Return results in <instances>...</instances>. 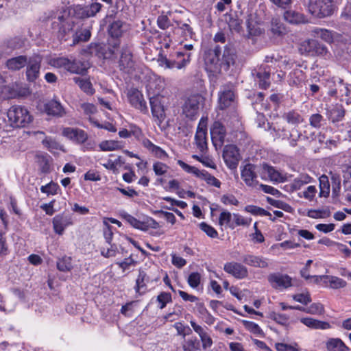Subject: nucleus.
Listing matches in <instances>:
<instances>
[{
  "label": "nucleus",
  "mask_w": 351,
  "mask_h": 351,
  "mask_svg": "<svg viewBox=\"0 0 351 351\" xmlns=\"http://www.w3.org/2000/svg\"><path fill=\"white\" fill-rule=\"evenodd\" d=\"M28 58L26 56H19L10 58L6 62L8 69L17 71L23 68L27 64Z\"/></svg>",
  "instance_id": "31"
},
{
  "label": "nucleus",
  "mask_w": 351,
  "mask_h": 351,
  "mask_svg": "<svg viewBox=\"0 0 351 351\" xmlns=\"http://www.w3.org/2000/svg\"><path fill=\"white\" fill-rule=\"evenodd\" d=\"M245 210L254 215L267 216L270 214L267 210L254 205H248L245 207Z\"/></svg>",
  "instance_id": "48"
},
{
  "label": "nucleus",
  "mask_w": 351,
  "mask_h": 351,
  "mask_svg": "<svg viewBox=\"0 0 351 351\" xmlns=\"http://www.w3.org/2000/svg\"><path fill=\"white\" fill-rule=\"evenodd\" d=\"M101 8V3L93 2L88 5L77 6L75 9V13L79 19H86L95 16L100 11Z\"/></svg>",
  "instance_id": "19"
},
{
  "label": "nucleus",
  "mask_w": 351,
  "mask_h": 351,
  "mask_svg": "<svg viewBox=\"0 0 351 351\" xmlns=\"http://www.w3.org/2000/svg\"><path fill=\"white\" fill-rule=\"evenodd\" d=\"M246 26L247 32L251 36H258L264 33L262 20L258 17L256 12H250L246 19Z\"/></svg>",
  "instance_id": "10"
},
{
  "label": "nucleus",
  "mask_w": 351,
  "mask_h": 351,
  "mask_svg": "<svg viewBox=\"0 0 351 351\" xmlns=\"http://www.w3.org/2000/svg\"><path fill=\"white\" fill-rule=\"evenodd\" d=\"M319 195L321 197H328L330 193V184L328 176L322 175L319 178Z\"/></svg>",
  "instance_id": "41"
},
{
  "label": "nucleus",
  "mask_w": 351,
  "mask_h": 351,
  "mask_svg": "<svg viewBox=\"0 0 351 351\" xmlns=\"http://www.w3.org/2000/svg\"><path fill=\"white\" fill-rule=\"evenodd\" d=\"M59 186L54 182H50L45 186H42L40 191L43 193H46L47 195H55L57 193V191Z\"/></svg>",
  "instance_id": "51"
},
{
  "label": "nucleus",
  "mask_w": 351,
  "mask_h": 351,
  "mask_svg": "<svg viewBox=\"0 0 351 351\" xmlns=\"http://www.w3.org/2000/svg\"><path fill=\"white\" fill-rule=\"evenodd\" d=\"M285 19L291 23H297L300 22L302 16L297 12L287 11L284 14Z\"/></svg>",
  "instance_id": "54"
},
{
  "label": "nucleus",
  "mask_w": 351,
  "mask_h": 351,
  "mask_svg": "<svg viewBox=\"0 0 351 351\" xmlns=\"http://www.w3.org/2000/svg\"><path fill=\"white\" fill-rule=\"evenodd\" d=\"M173 32L175 36H180L184 39L191 38L193 34V29L191 26L181 21H176V26L173 28Z\"/></svg>",
  "instance_id": "30"
},
{
  "label": "nucleus",
  "mask_w": 351,
  "mask_h": 351,
  "mask_svg": "<svg viewBox=\"0 0 351 351\" xmlns=\"http://www.w3.org/2000/svg\"><path fill=\"white\" fill-rule=\"evenodd\" d=\"M157 301L160 304L159 308L162 309L167 303L171 302V295L169 293L162 292L158 295Z\"/></svg>",
  "instance_id": "52"
},
{
  "label": "nucleus",
  "mask_w": 351,
  "mask_h": 351,
  "mask_svg": "<svg viewBox=\"0 0 351 351\" xmlns=\"http://www.w3.org/2000/svg\"><path fill=\"white\" fill-rule=\"evenodd\" d=\"M268 32L272 37H282L287 32V29L279 18L274 17L270 21Z\"/></svg>",
  "instance_id": "26"
},
{
  "label": "nucleus",
  "mask_w": 351,
  "mask_h": 351,
  "mask_svg": "<svg viewBox=\"0 0 351 351\" xmlns=\"http://www.w3.org/2000/svg\"><path fill=\"white\" fill-rule=\"evenodd\" d=\"M164 97L159 95H154L150 98V106L152 114L159 121H162L165 118V108L163 106Z\"/></svg>",
  "instance_id": "23"
},
{
  "label": "nucleus",
  "mask_w": 351,
  "mask_h": 351,
  "mask_svg": "<svg viewBox=\"0 0 351 351\" xmlns=\"http://www.w3.org/2000/svg\"><path fill=\"white\" fill-rule=\"evenodd\" d=\"M110 247H102L101 249V254L106 258L114 257L117 252V247L115 245L109 244Z\"/></svg>",
  "instance_id": "55"
},
{
  "label": "nucleus",
  "mask_w": 351,
  "mask_h": 351,
  "mask_svg": "<svg viewBox=\"0 0 351 351\" xmlns=\"http://www.w3.org/2000/svg\"><path fill=\"white\" fill-rule=\"evenodd\" d=\"M41 62L42 58L38 56L28 58L27 64L25 65V75L28 82H34L39 77Z\"/></svg>",
  "instance_id": "11"
},
{
  "label": "nucleus",
  "mask_w": 351,
  "mask_h": 351,
  "mask_svg": "<svg viewBox=\"0 0 351 351\" xmlns=\"http://www.w3.org/2000/svg\"><path fill=\"white\" fill-rule=\"evenodd\" d=\"M328 351H350V348L339 338H330L326 342Z\"/></svg>",
  "instance_id": "32"
},
{
  "label": "nucleus",
  "mask_w": 351,
  "mask_h": 351,
  "mask_svg": "<svg viewBox=\"0 0 351 351\" xmlns=\"http://www.w3.org/2000/svg\"><path fill=\"white\" fill-rule=\"evenodd\" d=\"M44 110L48 115L62 117L66 114L64 108L60 101L51 99L44 104Z\"/></svg>",
  "instance_id": "24"
},
{
  "label": "nucleus",
  "mask_w": 351,
  "mask_h": 351,
  "mask_svg": "<svg viewBox=\"0 0 351 351\" xmlns=\"http://www.w3.org/2000/svg\"><path fill=\"white\" fill-rule=\"evenodd\" d=\"M242 261L248 266L256 268L265 269L269 266L267 258L252 253L244 254L242 256Z\"/></svg>",
  "instance_id": "20"
},
{
  "label": "nucleus",
  "mask_w": 351,
  "mask_h": 351,
  "mask_svg": "<svg viewBox=\"0 0 351 351\" xmlns=\"http://www.w3.org/2000/svg\"><path fill=\"white\" fill-rule=\"evenodd\" d=\"M317 189L314 186H308L306 189L303 191V197L309 200L312 201L315 196Z\"/></svg>",
  "instance_id": "63"
},
{
  "label": "nucleus",
  "mask_w": 351,
  "mask_h": 351,
  "mask_svg": "<svg viewBox=\"0 0 351 351\" xmlns=\"http://www.w3.org/2000/svg\"><path fill=\"white\" fill-rule=\"evenodd\" d=\"M224 271L237 279H243L248 276L247 268L237 262H228L223 266Z\"/></svg>",
  "instance_id": "16"
},
{
  "label": "nucleus",
  "mask_w": 351,
  "mask_h": 351,
  "mask_svg": "<svg viewBox=\"0 0 351 351\" xmlns=\"http://www.w3.org/2000/svg\"><path fill=\"white\" fill-rule=\"evenodd\" d=\"M211 140L213 145L221 149L226 142V130L223 125L219 121H215L210 129Z\"/></svg>",
  "instance_id": "9"
},
{
  "label": "nucleus",
  "mask_w": 351,
  "mask_h": 351,
  "mask_svg": "<svg viewBox=\"0 0 351 351\" xmlns=\"http://www.w3.org/2000/svg\"><path fill=\"white\" fill-rule=\"evenodd\" d=\"M335 10L332 0H308V10L315 17L325 18L331 16Z\"/></svg>",
  "instance_id": "2"
},
{
  "label": "nucleus",
  "mask_w": 351,
  "mask_h": 351,
  "mask_svg": "<svg viewBox=\"0 0 351 351\" xmlns=\"http://www.w3.org/2000/svg\"><path fill=\"white\" fill-rule=\"evenodd\" d=\"M267 279L275 289H287L291 286V278L287 275L274 273L269 274Z\"/></svg>",
  "instance_id": "21"
},
{
  "label": "nucleus",
  "mask_w": 351,
  "mask_h": 351,
  "mask_svg": "<svg viewBox=\"0 0 351 351\" xmlns=\"http://www.w3.org/2000/svg\"><path fill=\"white\" fill-rule=\"evenodd\" d=\"M261 177L263 180L268 179L273 183H281L287 180L285 174L282 173L273 167L267 164L263 165Z\"/></svg>",
  "instance_id": "14"
},
{
  "label": "nucleus",
  "mask_w": 351,
  "mask_h": 351,
  "mask_svg": "<svg viewBox=\"0 0 351 351\" xmlns=\"http://www.w3.org/2000/svg\"><path fill=\"white\" fill-rule=\"evenodd\" d=\"M223 158L229 169H236L240 160V155L237 147L233 145H226L223 152Z\"/></svg>",
  "instance_id": "12"
},
{
  "label": "nucleus",
  "mask_w": 351,
  "mask_h": 351,
  "mask_svg": "<svg viewBox=\"0 0 351 351\" xmlns=\"http://www.w3.org/2000/svg\"><path fill=\"white\" fill-rule=\"evenodd\" d=\"M43 145L47 147L51 152L55 153L58 150L65 152L62 145H60L57 141L51 137H46L42 141Z\"/></svg>",
  "instance_id": "36"
},
{
  "label": "nucleus",
  "mask_w": 351,
  "mask_h": 351,
  "mask_svg": "<svg viewBox=\"0 0 351 351\" xmlns=\"http://www.w3.org/2000/svg\"><path fill=\"white\" fill-rule=\"evenodd\" d=\"M302 53L309 56H326L328 53L327 48L316 40L308 39L302 42L300 47Z\"/></svg>",
  "instance_id": "8"
},
{
  "label": "nucleus",
  "mask_w": 351,
  "mask_h": 351,
  "mask_svg": "<svg viewBox=\"0 0 351 351\" xmlns=\"http://www.w3.org/2000/svg\"><path fill=\"white\" fill-rule=\"evenodd\" d=\"M136 62L133 59L132 50L128 46L122 47L120 51V58L118 67L125 73H132L136 69Z\"/></svg>",
  "instance_id": "6"
},
{
  "label": "nucleus",
  "mask_w": 351,
  "mask_h": 351,
  "mask_svg": "<svg viewBox=\"0 0 351 351\" xmlns=\"http://www.w3.org/2000/svg\"><path fill=\"white\" fill-rule=\"evenodd\" d=\"M73 267L71 258L69 256H63L57 261V268L61 271H69Z\"/></svg>",
  "instance_id": "42"
},
{
  "label": "nucleus",
  "mask_w": 351,
  "mask_h": 351,
  "mask_svg": "<svg viewBox=\"0 0 351 351\" xmlns=\"http://www.w3.org/2000/svg\"><path fill=\"white\" fill-rule=\"evenodd\" d=\"M74 81L79 86V87L86 94L93 95L95 92L91 82L86 79L80 77H75Z\"/></svg>",
  "instance_id": "37"
},
{
  "label": "nucleus",
  "mask_w": 351,
  "mask_h": 351,
  "mask_svg": "<svg viewBox=\"0 0 351 351\" xmlns=\"http://www.w3.org/2000/svg\"><path fill=\"white\" fill-rule=\"evenodd\" d=\"M7 117L14 127H25L32 121L29 111L21 106H12L7 112Z\"/></svg>",
  "instance_id": "3"
},
{
  "label": "nucleus",
  "mask_w": 351,
  "mask_h": 351,
  "mask_svg": "<svg viewBox=\"0 0 351 351\" xmlns=\"http://www.w3.org/2000/svg\"><path fill=\"white\" fill-rule=\"evenodd\" d=\"M123 22L121 21H114L110 26L109 34L112 37L119 38L120 37L123 32Z\"/></svg>",
  "instance_id": "40"
},
{
  "label": "nucleus",
  "mask_w": 351,
  "mask_h": 351,
  "mask_svg": "<svg viewBox=\"0 0 351 351\" xmlns=\"http://www.w3.org/2000/svg\"><path fill=\"white\" fill-rule=\"evenodd\" d=\"M201 276L197 272L191 273L188 278V283L192 288H197L200 283Z\"/></svg>",
  "instance_id": "56"
},
{
  "label": "nucleus",
  "mask_w": 351,
  "mask_h": 351,
  "mask_svg": "<svg viewBox=\"0 0 351 351\" xmlns=\"http://www.w3.org/2000/svg\"><path fill=\"white\" fill-rule=\"evenodd\" d=\"M221 49L216 47L213 49H209L205 53L204 62L206 69L211 73H218L222 70L221 64Z\"/></svg>",
  "instance_id": "7"
},
{
  "label": "nucleus",
  "mask_w": 351,
  "mask_h": 351,
  "mask_svg": "<svg viewBox=\"0 0 351 351\" xmlns=\"http://www.w3.org/2000/svg\"><path fill=\"white\" fill-rule=\"evenodd\" d=\"M128 97L130 104L135 108L143 112L147 111L146 101L143 98V94L136 88H131L128 90Z\"/></svg>",
  "instance_id": "17"
},
{
  "label": "nucleus",
  "mask_w": 351,
  "mask_h": 351,
  "mask_svg": "<svg viewBox=\"0 0 351 351\" xmlns=\"http://www.w3.org/2000/svg\"><path fill=\"white\" fill-rule=\"evenodd\" d=\"M178 165L186 172L192 173L196 177L201 180L206 182L209 185L219 188L221 186V182L215 177L208 173L205 170H199L195 167L191 166L181 160L177 161Z\"/></svg>",
  "instance_id": "4"
},
{
  "label": "nucleus",
  "mask_w": 351,
  "mask_h": 351,
  "mask_svg": "<svg viewBox=\"0 0 351 351\" xmlns=\"http://www.w3.org/2000/svg\"><path fill=\"white\" fill-rule=\"evenodd\" d=\"M49 64L53 67L62 69L71 73L83 74L88 68L87 63L66 57H56L49 59Z\"/></svg>",
  "instance_id": "1"
},
{
  "label": "nucleus",
  "mask_w": 351,
  "mask_h": 351,
  "mask_svg": "<svg viewBox=\"0 0 351 351\" xmlns=\"http://www.w3.org/2000/svg\"><path fill=\"white\" fill-rule=\"evenodd\" d=\"M234 94L230 89L224 88L219 95V104L220 109H225L234 102Z\"/></svg>",
  "instance_id": "29"
},
{
  "label": "nucleus",
  "mask_w": 351,
  "mask_h": 351,
  "mask_svg": "<svg viewBox=\"0 0 351 351\" xmlns=\"http://www.w3.org/2000/svg\"><path fill=\"white\" fill-rule=\"evenodd\" d=\"M313 32L315 35L317 36L328 43H331L334 41L346 43L347 41V39L342 35H340L337 33H333L331 31L326 29L315 28L313 30Z\"/></svg>",
  "instance_id": "22"
},
{
  "label": "nucleus",
  "mask_w": 351,
  "mask_h": 351,
  "mask_svg": "<svg viewBox=\"0 0 351 351\" xmlns=\"http://www.w3.org/2000/svg\"><path fill=\"white\" fill-rule=\"evenodd\" d=\"M293 299L303 304H307L311 302L310 294L308 292L293 295Z\"/></svg>",
  "instance_id": "58"
},
{
  "label": "nucleus",
  "mask_w": 351,
  "mask_h": 351,
  "mask_svg": "<svg viewBox=\"0 0 351 351\" xmlns=\"http://www.w3.org/2000/svg\"><path fill=\"white\" fill-rule=\"evenodd\" d=\"M153 169L157 176H162L167 171L168 167L164 163L157 162L154 164Z\"/></svg>",
  "instance_id": "60"
},
{
  "label": "nucleus",
  "mask_w": 351,
  "mask_h": 351,
  "mask_svg": "<svg viewBox=\"0 0 351 351\" xmlns=\"http://www.w3.org/2000/svg\"><path fill=\"white\" fill-rule=\"evenodd\" d=\"M251 221V219L245 218L239 214H233V223L234 224V228L239 226H247L250 224Z\"/></svg>",
  "instance_id": "50"
},
{
  "label": "nucleus",
  "mask_w": 351,
  "mask_h": 351,
  "mask_svg": "<svg viewBox=\"0 0 351 351\" xmlns=\"http://www.w3.org/2000/svg\"><path fill=\"white\" fill-rule=\"evenodd\" d=\"M206 125H207V118L202 117L199 122L197 128L196 134L195 136V140L198 149L203 152L207 147V142H206Z\"/></svg>",
  "instance_id": "15"
},
{
  "label": "nucleus",
  "mask_w": 351,
  "mask_h": 351,
  "mask_svg": "<svg viewBox=\"0 0 351 351\" xmlns=\"http://www.w3.org/2000/svg\"><path fill=\"white\" fill-rule=\"evenodd\" d=\"M158 26L162 29H167L170 26V21L166 15H160L157 19Z\"/></svg>",
  "instance_id": "62"
},
{
  "label": "nucleus",
  "mask_w": 351,
  "mask_h": 351,
  "mask_svg": "<svg viewBox=\"0 0 351 351\" xmlns=\"http://www.w3.org/2000/svg\"><path fill=\"white\" fill-rule=\"evenodd\" d=\"M329 119L332 122L339 121L344 116V110L341 106H337L328 112Z\"/></svg>",
  "instance_id": "45"
},
{
  "label": "nucleus",
  "mask_w": 351,
  "mask_h": 351,
  "mask_svg": "<svg viewBox=\"0 0 351 351\" xmlns=\"http://www.w3.org/2000/svg\"><path fill=\"white\" fill-rule=\"evenodd\" d=\"M199 227L202 231L211 238H216L218 236L217 230L204 222H202L199 224Z\"/></svg>",
  "instance_id": "53"
},
{
  "label": "nucleus",
  "mask_w": 351,
  "mask_h": 351,
  "mask_svg": "<svg viewBox=\"0 0 351 351\" xmlns=\"http://www.w3.org/2000/svg\"><path fill=\"white\" fill-rule=\"evenodd\" d=\"M312 178L308 174L302 173L298 177L295 178L290 184L285 186V190L287 192L291 193L293 191L299 190L305 184L310 183Z\"/></svg>",
  "instance_id": "27"
},
{
  "label": "nucleus",
  "mask_w": 351,
  "mask_h": 351,
  "mask_svg": "<svg viewBox=\"0 0 351 351\" xmlns=\"http://www.w3.org/2000/svg\"><path fill=\"white\" fill-rule=\"evenodd\" d=\"M99 146L102 151H113L121 147V143L116 141H104Z\"/></svg>",
  "instance_id": "43"
},
{
  "label": "nucleus",
  "mask_w": 351,
  "mask_h": 351,
  "mask_svg": "<svg viewBox=\"0 0 351 351\" xmlns=\"http://www.w3.org/2000/svg\"><path fill=\"white\" fill-rule=\"evenodd\" d=\"M52 223L54 232L59 235H62L65 228L73 224L70 217L60 215L55 216Z\"/></svg>",
  "instance_id": "25"
},
{
  "label": "nucleus",
  "mask_w": 351,
  "mask_h": 351,
  "mask_svg": "<svg viewBox=\"0 0 351 351\" xmlns=\"http://www.w3.org/2000/svg\"><path fill=\"white\" fill-rule=\"evenodd\" d=\"M62 134L64 137L80 145L86 143L88 139V134L83 130L79 128H63Z\"/></svg>",
  "instance_id": "13"
},
{
  "label": "nucleus",
  "mask_w": 351,
  "mask_h": 351,
  "mask_svg": "<svg viewBox=\"0 0 351 351\" xmlns=\"http://www.w3.org/2000/svg\"><path fill=\"white\" fill-rule=\"evenodd\" d=\"M12 128H14L11 121L6 120L4 115L0 116V130L10 132Z\"/></svg>",
  "instance_id": "61"
},
{
  "label": "nucleus",
  "mask_w": 351,
  "mask_h": 351,
  "mask_svg": "<svg viewBox=\"0 0 351 351\" xmlns=\"http://www.w3.org/2000/svg\"><path fill=\"white\" fill-rule=\"evenodd\" d=\"M256 77L260 88L266 89L269 86L270 72L269 71L260 69L259 71H257Z\"/></svg>",
  "instance_id": "35"
},
{
  "label": "nucleus",
  "mask_w": 351,
  "mask_h": 351,
  "mask_svg": "<svg viewBox=\"0 0 351 351\" xmlns=\"http://www.w3.org/2000/svg\"><path fill=\"white\" fill-rule=\"evenodd\" d=\"M255 166L252 164L245 165L241 169V178L245 184L250 187L255 188L258 186Z\"/></svg>",
  "instance_id": "18"
},
{
  "label": "nucleus",
  "mask_w": 351,
  "mask_h": 351,
  "mask_svg": "<svg viewBox=\"0 0 351 351\" xmlns=\"http://www.w3.org/2000/svg\"><path fill=\"white\" fill-rule=\"evenodd\" d=\"M90 31L87 29H84L80 32H77L73 36V45H76L80 41L86 42L90 39Z\"/></svg>",
  "instance_id": "44"
},
{
  "label": "nucleus",
  "mask_w": 351,
  "mask_h": 351,
  "mask_svg": "<svg viewBox=\"0 0 351 351\" xmlns=\"http://www.w3.org/2000/svg\"><path fill=\"white\" fill-rule=\"evenodd\" d=\"M184 351H195L199 348V342L196 338L188 339L183 346Z\"/></svg>",
  "instance_id": "49"
},
{
  "label": "nucleus",
  "mask_w": 351,
  "mask_h": 351,
  "mask_svg": "<svg viewBox=\"0 0 351 351\" xmlns=\"http://www.w3.org/2000/svg\"><path fill=\"white\" fill-rule=\"evenodd\" d=\"M123 217L126 222L136 229L145 230L147 228V225L144 222L141 221L130 214L125 213L123 215Z\"/></svg>",
  "instance_id": "39"
},
{
  "label": "nucleus",
  "mask_w": 351,
  "mask_h": 351,
  "mask_svg": "<svg viewBox=\"0 0 351 351\" xmlns=\"http://www.w3.org/2000/svg\"><path fill=\"white\" fill-rule=\"evenodd\" d=\"M259 188L262 189L265 193L271 194L276 197H280L282 193L280 191L275 189L274 187L266 184H261L258 185Z\"/></svg>",
  "instance_id": "59"
},
{
  "label": "nucleus",
  "mask_w": 351,
  "mask_h": 351,
  "mask_svg": "<svg viewBox=\"0 0 351 351\" xmlns=\"http://www.w3.org/2000/svg\"><path fill=\"white\" fill-rule=\"evenodd\" d=\"M203 97L198 94L189 97L182 106V114L189 119H195L198 115Z\"/></svg>",
  "instance_id": "5"
},
{
  "label": "nucleus",
  "mask_w": 351,
  "mask_h": 351,
  "mask_svg": "<svg viewBox=\"0 0 351 351\" xmlns=\"http://www.w3.org/2000/svg\"><path fill=\"white\" fill-rule=\"evenodd\" d=\"M347 282L342 278L335 276H327L324 277V286L333 289L344 288Z\"/></svg>",
  "instance_id": "34"
},
{
  "label": "nucleus",
  "mask_w": 351,
  "mask_h": 351,
  "mask_svg": "<svg viewBox=\"0 0 351 351\" xmlns=\"http://www.w3.org/2000/svg\"><path fill=\"white\" fill-rule=\"evenodd\" d=\"M276 348L278 351H299L297 348L282 343H276Z\"/></svg>",
  "instance_id": "64"
},
{
  "label": "nucleus",
  "mask_w": 351,
  "mask_h": 351,
  "mask_svg": "<svg viewBox=\"0 0 351 351\" xmlns=\"http://www.w3.org/2000/svg\"><path fill=\"white\" fill-rule=\"evenodd\" d=\"M284 117L289 123L293 125H298L303 121L302 117L294 111L289 112L284 115Z\"/></svg>",
  "instance_id": "46"
},
{
  "label": "nucleus",
  "mask_w": 351,
  "mask_h": 351,
  "mask_svg": "<svg viewBox=\"0 0 351 351\" xmlns=\"http://www.w3.org/2000/svg\"><path fill=\"white\" fill-rule=\"evenodd\" d=\"M323 121V117L317 113L312 114L309 118L310 125L315 128H319Z\"/></svg>",
  "instance_id": "57"
},
{
  "label": "nucleus",
  "mask_w": 351,
  "mask_h": 351,
  "mask_svg": "<svg viewBox=\"0 0 351 351\" xmlns=\"http://www.w3.org/2000/svg\"><path fill=\"white\" fill-rule=\"evenodd\" d=\"M236 52L235 49L230 46H226L221 58V64L222 69L227 71L231 65L235 62Z\"/></svg>",
  "instance_id": "28"
},
{
  "label": "nucleus",
  "mask_w": 351,
  "mask_h": 351,
  "mask_svg": "<svg viewBox=\"0 0 351 351\" xmlns=\"http://www.w3.org/2000/svg\"><path fill=\"white\" fill-rule=\"evenodd\" d=\"M302 311L313 315H321L324 312V308L322 304L319 303H313L306 309H302Z\"/></svg>",
  "instance_id": "47"
},
{
  "label": "nucleus",
  "mask_w": 351,
  "mask_h": 351,
  "mask_svg": "<svg viewBox=\"0 0 351 351\" xmlns=\"http://www.w3.org/2000/svg\"><path fill=\"white\" fill-rule=\"evenodd\" d=\"M219 223L221 226H226L232 229L234 228L233 215L228 211H223L221 213L219 218Z\"/></svg>",
  "instance_id": "38"
},
{
  "label": "nucleus",
  "mask_w": 351,
  "mask_h": 351,
  "mask_svg": "<svg viewBox=\"0 0 351 351\" xmlns=\"http://www.w3.org/2000/svg\"><path fill=\"white\" fill-rule=\"evenodd\" d=\"M300 322L307 327L313 329L326 330L330 328V325L328 322L319 321L311 317L302 318Z\"/></svg>",
  "instance_id": "33"
}]
</instances>
